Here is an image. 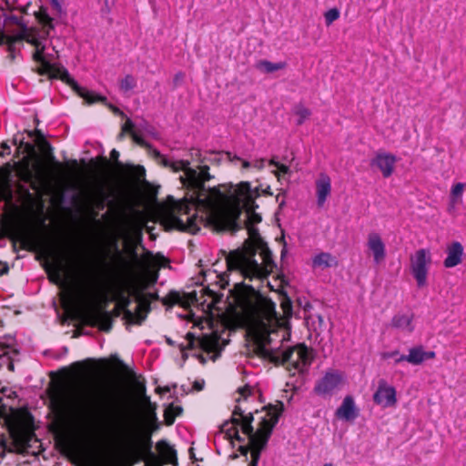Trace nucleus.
<instances>
[{"mask_svg": "<svg viewBox=\"0 0 466 466\" xmlns=\"http://www.w3.org/2000/svg\"><path fill=\"white\" fill-rule=\"evenodd\" d=\"M158 156L164 166L175 172H183L179 179L187 192L177 203V212L171 217L176 228L196 234L202 226L224 230L243 224L250 238H258L256 225L261 221V217L256 212L258 205L255 203L260 196L258 187L240 182L206 189L204 183L211 179L208 166L194 168L188 160Z\"/></svg>", "mask_w": 466, "mask_h": 466, "instance_id": "1", "label": "nucleus"}, {"mask_svg": "<svg viewBox=\"0 0 466 466\" xmlns=\"http://www.w3.org/2000/svg\"><path fill=\"white\" fill-rule=\"evenodd\" d=\"M245 325L248 335L273 361L286 365L295 375L308 370L312 355L304 344L285 346L290 339L288 319L279 318L275 303L260 299L246 309Z\"/></svg>", "mask_w": 466, "mask_h": 466, "instance_id": "2", "label": "nucleus"}, {"mask_svg": "<svg viewBox=\"0 0 466 466\" xmlns=\"http://www.w3.org/2000/svg\"><path fill=\"white\" fill-rule=\"evenodd\" d=\"M35 18L40 28L19 25L18 28L12 32L0 30V45H6L11 58H14L15 44L25 41L34 47L33 58L39 64L37 68L39 75H46L50 78H59L66 82L86 104L96 103V93L79 86L70 76L67 70L56 64L57 51L51 45L49 39L50 33L55 28L54 18L43 7L35 13Z\"/></svg>", "mask_w": 466, "mask_h": 466, "instance_id": "3", "label": "nucleus"}, {"mask_svg": "<svg viewBox=\"0 0 466 466\" xmlns=\"http://www.w3.org/2000/svg\"><path fill=\"white\" fill-rule=\"evenodd\" d=\"M254 389L247 385L239 388L235 400L237 402L232 417L229 421H225L220 427V434L229 440L234 445V441L239 442L238 451L244 456L248 452L251 454V461L248 466H257L260 452L266 446L274 426L277 424L279 416L269 413L261 417L259 427L254 432L251 422L253 411L249 409L248 403Z\"/></svg>", "mask_w": 466, "mask_h": 466, "instance_id": "4", "label": "nucleus"}, {"mask_svg": "<svg viewBox=\"0 0 466 466\" xmlns=\"http://www.w3.org/2000/svg\"><path fill=\"white\" fill-rule=\"evenodd\" d=\"M106 397L105 389L100 384L82 381L62 396L59 403L60 415L92 440H105L111 432L107 428L94 423L93 419L105 403Z\"/></svg>", "mask_w": 466, "mask_h": 466, "instance_id": "5", "label": "nucleus"}, {"mask_svg": "<svg viewBox=\"0 0 466 466\" xmlns=\"http://www.w3.org/2000/svg\"><path fill=\"white\" fill-rule=\"evenodd\" d=\"M109 298V287L94 274L85 272L81 289L73 293L66 290L61 295L66 310L82 309L85 320L93 327L107 331L111 327L108 314L103 309Z\"/></svg>", "mask_w": 466, "mask_h": 466, "instance_id": "6", "label": "nucleus"}, {"mask_svg": "<svg viewBox=\"0 0 466 466\" xmlns=\"http://www.w3.org/2000/svg\"><path fill=\"white\" fill-rule=\"evenodd\" d=\"M228 271L239 273L245 280L260 282L273 271L271 252L263 244L230 252L225 258Z\"/></svg>", "mask_w": 466, "mask_h": 466, "instance_id": "7", "label": "nucleus"}, {"mask_svg": "<svg viewBox=\"0 0 466 466\" xmlns=\"http://www.w3.org/2000/svg\"><path fill=\"white\" fill-rule=\"evenodd\" d=\"M187 339L190 347L198 345L203 350V353L194 354V356L204 364L207 360L206 355L215 361L220 355L221 350L228 343L215 330H211L209 334H201L195 336L193 333H187Z\"/></svg>", "mask_w": 466, "mask_h": 466, "instance_id": "8", "label": "nucleus"}, {"mask_svg": "<svg viewBox=\"0 0 466 466\" xmlns=\"http://www.w3.org/2000/svg\"><path fill=\"white\" fill-rule=\"evenodd\" d=\"M410 272L414 278L418 288H423L427 285L428 274L432 263L431 250L428 248H420L416 250L410 258Z\"/></svg>", "mask_w": 466, "mask_h": 466, "instance_id": "9", "label": "nucleus"}, {"mask_svg": "<svg viewBox=\"0 0 466 466\" xmlns=\"http://www.w3.org/2000/svg\"><path fill=\"white\" fill-rule=\"evenodd\" d=\"M343 384V374L340 371L330 370L316 382L314 392L322 398L330 397L339 390Z\"/></svg>", "mask_w": 466, "mask_h": 466, "instance_id": "10", "label": "nucleus"}, {"mask_svg": "<svg viewBox=\"0 0 466 466\" xmlns=\"http://www.w3.org/2000/svg\"><path fill=\"white\" fill-rule=\"evenodd\" d=\"M373 401L382 408L394 407L397 403L396 389L386 380H380L373 394Z\"/></svg>", "mask_w": 466, "mask_h": 466, "instance_id": "11", "label": "nucleus"}, {"mask_svg": "<svg viewBox=\"0 0 466 466\" xmlns=\"http://www.w3.org/2000/svg\"><path fill=\"white\" fill-rule=\"evenodd\" d=\"M366 247L375 264L379 265L385 260L387 255L386 245L380 233L370 232L367 236Z\"/></svg>", "mask_w": 466, "mask_h": 466, "instance_id": "12", "label": "nucleus"}, {"mask_svg": "<svg viewBox=\"0 0 466 466\" xmlns=\"http://www.w3.org/2000/svg\"><path fill=\"white\" fill-rule=\"evenodd\" d=\"M397 157L387 152H378L370 161V166L377 168L383 177H390L395 169Z\"/></svg>", "mask_w": 466, "mask_h": 466, "instance_id": "13", "label": "nucleus"}, {"mask_svg": "<svg viewBox=\"0 0 466 466\" xmlns=\"http://www.w3.org/2000/svg\"><path fill=\"white\" fill-rule=\"evenodd\" d=\"M435 356L434 351H426L422 346H415L409 349L407 355H400L395 360V364L407 361L411 365H420L426 360L434 359Z\"/></svg>", "mask_w": 466, "mask_h": 466, "instance_id": "14", "label": "nucleus"}, {"mask_svg": "<svg viewBox=\"0 0 466 466\" xmlns=\"http://www.w3.org/2000/svg\"><path fill=\"white\" fill-rule=\"evenodd\" d=\"M335 415L338 419L344 421H354L358 418L359 408L351 395H347L343 399L341 404L337 409Z\"/></svg>", "mask_w": 466, "mask_h": 466, "instance_id": "15", "label": "nucleus"}, {"mask_svg": "<svg viewBox=\"0 0 466 466\" xmlns=\"http://www.w3.org/2000/svg\"><path fill=\"white\" fill-rule=\"evenodd\" d=\"M317 205L322 208L331 193V179L326 173H320L316 179Z\"/></svg>", "mask_w": 466, "mask_h": 466, "instance_id": "16", "label": "nucleus"}, {"mask_svg": "<svg viewBox=\"0 0 466 466\" xmlns=\"http://www.w3.org/2000/svg\"><path fill=\"white\" fill-rule=\"evenodd\" d=\"M15 339L12 337L0 338V366L6 365L10 370H14L12 356L15 355Z\"/></svg>", "mask_w": 466, "mask_h": 466, "instance_id": "17", "label": "nucleus"}, {"mask_svg": "<svg viewBox=\"0 0 466 466\" xmlns=\"http://www.w3.org/2000/svg\"><path fill=\"white\" fill-rule=\"evenodd\" d=\"M466 185L461 182L455 183L451 186L450 196H449V203L447 207V211L451 215H457L458 207L462 204V198Z\"/></svg>", "mask_w": 466, "mask_h": 466, "instance_id": "18", "label": "nucleus"}, {"mask_svg": "<svg viewBox=\"0 0 466 466\" xmlns=\"http://www.w3.org/2000/svg\"><path fill=\"white\" fill-rule=\"evenodd\" d=\"M137 299L138 301L136 305L135 311H126V318L130 324L140 325L147 318V314L150 309L148 301L142 299L140 295Z\"/></svg>", "mask_w": 466, "mask_h": 466, "instance_id": "19", "label": "nucleus"}, {"mask_svg": "<svg viewBox=\"0 0 466 466\" xmlns=\"http://www.w3.org/2000/svg\"><path fill=\"white\" fill-rule=\"evenodd\" d=\"M463 247L458 242H452L447 248V257L444 259V267L451 268L456 267L462 261Z\"/></svg>", "mask_w": 466, "mask_h": 466, "instance_id": "20", "label": "nucleus"}, {"mask_svg": "<svg viewBox=\"0 0 466 466\" xmlns=\"http://www.w3.org/2000/svg\"><path fill=\"white\" fill-rule=\"evenodd\" d=\"M391 326L406 333L414 330L412 314H397L391 319Z\"/></svg>", "mask_w": 466, "mask_h": 466, "instance_id": "21", "label": "nucleus"}, {"mask_svg": "<svg viewBox=\"0 0 466 466\" xmlns=\"http://www.w3.org/2000/svg\"><path fill=\"white\" fill-rule=\"evenodd\" d=\"M337 264V258L328 252H320L312 258V268H314L324 269L335 267Z\"/></svg>", "mask_w": 466, "mask_h": 466, "instance_id": "22", "label": "nucleus"}, {"mask_svg": "<svg viewBox=\"0 0 466 466\" xmlns=\"http://www.w3.org/2000/svg\"><path fill=\"white\" fill-rule=\"evenodd\" d=\"M151 263H152V268H148V270L147 272V281L150 284L157 282V278H158V273H157L158 268L166 267L167 265L168 261L164 257H160V258H154L153 260L151 261Z\"/></svg>", "mask_w": 466, "mask_h": 466, "instance_id": "23", "label": "nucleus"}, {"mask_svg": "<svg viewBox=\"0 0 466 466\" xmlns=\"http://www.w3.org/2000/svg\"><path fill=\"white\" fill-rule=\"evenodd\" d=\"M157 448L164 463L177 464L176 451L172 447L161 441L157 444Z\"/></svg>", "mask_w": 466, "mask_h": 466, "instance_id": "24", "label": "nucleus"}, {"mask_svg": "<svg viewBox=\"0 0 466 466\" xmlns=\"http://www.w3.org/2000/svg\"><path fill=\"white\" fill-rule=\"evenodd\" d=\"M285 66V62L272 63L268 60H260L256 65L257 69L264 73H272L283 69Z\"/></svg>", "mask_w": 466, "mask_h": 466, "instance_id": "25", "label": "nucleus"}, {"mask_svg": "<svg viewBox=\"0 0 466 466\" xmlns=\"http://www.w3.org/2000/svg\"><path fill=\"white\" fill-rule=\"evenodd\" d=\"M118 433L119 437L127 446L130 455L134 456L137 449V443L134 435L127 431H121Z\"/></svg>", "mask_w": 466, "mask_h": 466, "instance_id": "26", "label": "nucleus"}, {"mask_svg": "<svg viewBox=\"0 0 466 466\" xmlns=\"http://www.w3.org/2000/svg\"><path fill=\"white\" fill-rule=\"evenodd\" d=\"M187 319L192 322L194 327H198L200 329H204L205 328H208L210 330L212 329V320L206 317L196 316L194 313L189 312L187 314Z\"/></svg>", "mask_w": 466, "mask_h": 466, "instance_id": "27", "label": "nucleus"}, {"mask_svg": "<svg viewBox=\"0 0 466 466\" xmlns=\"http://www.w3.org/2000/svg\"><path fill=\"white\" fill-rule=\"evenodd\" d=\"M292 113L298 117L296 122L298 126L302 125L311 115L310 110L302 104L296 105L292 109Z\"/></svg>", "mask_w": 466, "mask_h": 466, "instance_id": "28", "label": "nucleus"}, {"mask_svg": "<svg viewBox=\"0 0 466 466\" xmlns=\"http://www.w3.org/2000/svg\"><path fill=\"white\" fill-rule=\"evenodd\" d=\"M182 408L178 405L169 404L165 410V420L167 425L173 424L177 416L180 415Z\"/></svg>", "mask_w": 466, "mask_h": 466, "instance_id": "29", "label": "nucleus"}, {"mask_svg": "<svg viewBox=\"0 0 466 466\" xmlns=\"http://www.w3.org/2000/svg\"><path fill=\"white\" fill-rule=\"evenodd\" d=\"M136 79L132 76H126L120 82V89L124 93L131 91L136 86Z\"/></svg>", "mask_w": 466, "mask_h": 466, "instance_id": "30", "label": "nucleus"}, {"mask_svg": "<svg viewBox=\"0 0 466 466\" xmlns=\"http://www.w3.org/2000/svg\"><path fill=\"white\" fill-rule=\"evenodd\" d=\"M324 17L326 25H330L339 17V11L337 8L329 9L324 14Z\"/></svg>", "mask_w": 466, "mask_h": 466, "instance_id": "31", "label": "nucleus"}, {"mask_svg": "<svg viewBox=\"0 0 466 466\" xmlns=\"http://www.w3.org/2000/svg\"><path fill=\"white\" fill-rule=\"evenodd\" d=\"M269 165L274 166L278 168L277 171H274L275 176L278 177H279L280 173L289 174L290 172V169L288 166L281 164V163L276 161L275 159H270Z\"/></svg>", "mask_w": 466, "mask_h": 466, "instance_id": "32", "label": "nucleus"}, {"mask_svg": "<svg viewBox=\"0 0 466 466\" xmlns=\"http://www.w3.org/2000/svg\"><path fill=\"white\" fill-rule=\"evenodd\" d=\"M214 272L217 273V278L218 279L217 281L218 284L220 286V288L225 289L228 284V275L227 272L218 273L217 269H215Z\"/></svg>", "mask_w": 466, "mask_h": 466, "instance_id": "33", "label": "nucleus"}, {"mask_svg": "<svg viewBox=\"0 0 466 466\" xmlns=\"http://www.w3.org/2000/svg\"><path fill=\"white\" fill-rule=\"evenodd\" d=\"M122 129H123L124 132L131 133L133 137H134V139L138 141L137 137V135L134 132V124H133V122L130 119H127V121L125 122Z\"/></svg>", "mask_w": 466, "mask_h": 466, "instance_id": "34", "label": "nucleus"}, {"mask_svg": "<svg viewBox=\"0 0 466 466\" xmlns=\"http://www.w3.org/2000/svg\"><path fill=\"white\" fill-rule=\"evenodd\" d=\"M163 463L164 462H162L158 458H156L153 455L146 461V466H162Z\"/></svg>", "mask_w": 466, "mask_h": 466, "instance_id": "35", "label": "nucleus"}, {"mask_svg": "<svg viewBox=\"0 0 466 466\" xmlns=\"http://www.w3.org/2000/svg\"><path fill=\"white\" fill-rule=\"evenodd\" d=\"M400 352L399 350H392V351H387V352H384L382 353V359L384 360H387V359H394V360L400 356Z\"/></svg>", "mask_w": 466, "mask_h": 466, "instance_id": "36", "label": "nucleus"}, {"mask_svg": "<svg viewBox=\"0 0 466 466\" xmlns=\"http://www.w3.org/2000/svg\"><path fill=\"white\" fill-rule=\"evenodd\" d=\"M265 166V160L263 158L256 159L252 162L251 167H254L256 169H262Z\"/></svg>", "mask_w": 466, "mask_h": 466, "instance_id": "37", "label": "nucleus"}, {"mask_svg": "<svg viewBox=\"0 0 466 466\" xmlns=\"http://www.w3.org/2000/svg\"><path fill=\"white\" fill-rule=\"evenodd\" d=\"M171 390V388L168 387V386H166V387H157L156 389V391L157 393L158 394H164V393H167V392H169Z\"/></svg>", "mask_w": 466, "mask_h": 466, "instance_id": "38", "label": "nucleus"}, {"mask_svg": "<svg viewBox=\"0 0 466 466\" xmlns=\"http://www.w3.org/2000/svg\"><path fill=\"white\" fill-rule=\"evenodd\" d=\"M145 391H146V389H145L144 386H142L141 389H140V394H141L142 400L145 403H148L149 402V398L146 395Z\"/></svg>", "mask_w": 466, "mask_h": 466, "instance_id": "39", "label": "nucleus"}, {"mask_svg": "<svg viewBox=\"0 0 466 466\" xmlns=\"http://www.w3.org/2000/svg\"><path fill=\"white\" fill-rule=\"evenodd\" d=\"M51 4L56 8V10L57 12L60 13L62 11V5H61L59 0H51Z\"/></svg>", "mask_w": 466, "mask_h": 466, "instance_id": "40", "label": "nucleus"}, {"mask_svg": "<svg viewBox=\"0 0 466 466\" xmlns=\"http://www.w3.org/2000/svg\"><path fill=\"white\" fill-rule=\"evenodd\" d=\"M203 386H204V381H195L194 382V385H193V388L196 390H201L203 389Z\"/></svg>", "mask_w": 466, "mask_h": 466, "instance_id": "41", "label": "nucleus"}, {"mask_svg": "<svg viewBox=\"0 0 466 466\" xmlns=\"http://www.w3.org/2000/svg\"><path fill=\"white\" fill-rule=\"evenodd\" d=\"M5 443L2 438H0V457L5 454Z\"/></svg>", "mask_w": 466, "mask_h": 466, "instance_id": "42", "label": "nucleus"}, {"mask_svg": "<svg viewBox=\"0 0 466 466\" xmlns=\"http://www.w3.org/2000/svg\"><path fill=\"white\" fill-rule=\"evenodd\" d=\"M127 235V229L126 228H122L117 231V238Z\"/></svg>", "mask_w": 466, "mask_h": 466, "instance_id": "43", "label": "nucleus"}, {"mask_svg": "<svg viewBox=\"0 0 466 466\" xmlns=\"http://www.w3.org/2000/svg\"><path fill=\"white\" fill-rule=\"evenodd\" d=\"M110 157L112 159L116 160L119 157L118 151H116V149H113L110 153Z\"/></svg>", "mask_w": 466, "mask_h": 466, "instance_id": "44", "label": "nucleus"}, {"mask_svg": "<svg viewBox=\"0 0 466 466\" xmlns=\"http://www.w3.org/2000/svg\"><path fill=\"white\" fill-rule=\"evenodd\" d=\"M52 279L56 282V283H58V282H61L62 279H61V276H60V273L59 272H56L55 276H52L51 277Z\"/></svg>", "mask_w": 466, "mask_h": 466, "instance_id": "45", "label": "nucleus"}, {"mask_svg": "<svg viewBox=\"0 0 466 466\" xmlns=\"http://www.w3.org/2000/svg\"><path fill=\"white\" fill-rule=\"evenodd\" d=\"M242 162V167L243 168H248L251 167L252 162L247 161V160H241Z\"/></svg>", "mask_w": 466, "mask_h": 466, "instance_id": "46", "label": "nucleus"}, {"mask_svg": "<svg viewBox=\"0 0 466 466\" xmlns=\"http://www.w3.org/2000/svg\"><path fill=\"white\" fill-rule=\"evenodd\" d=\"M284 314L285 316H288V315H290L291 314V309L289 306H285L284 305Z\"/></svg>", "mask_w": 466, "mask_h": 466, "instance_id": "47", "label": "nucleus"}, {"mask_svg": "<svg viewBox=\"0 0 466 466\" xmlns=\"http://www.w3.org/2000/svg\"><path fill=\"white\" fill-rule=\"evenodd\" d=\"M246 286H247V287H248V288H249L253 292H255L256 290H258V288H259V286H258H258H251V285L249 286V285L246 284Z\"/></svg>", "mask_w": 466, "mask_h": 466, "instance_id": "48", "label": "nucleus"}, {"mask_svg": "<svg viewBox=\"0 0 466 466\" xmlns=\"http://www.w3.org/2000/svg\"><path fill=\"white\" fill-rule=\"evenodd\" d=\"M109 106H110V108H111L115 113H119V109H118V108H116V107H115V106H113L112 105H110Z\"/></svg>", "mask_w": 466, "mask_h": 466, "instance_id": "49", "label": "nucleus"}, {"mask_svg": "<svg viewBox=\"0 0 466 466\" xmlns=\"http://www.w3.org/2000/svg\"><path fill=\"white\" fill-rule=\"evenodd\" d=\"M268 190H269V187H267V188H266V189H264V190H262V192H263L264 194H270Z\"/></svg>", "mask_w": 466, "mask_h": 466, "instance_id": "50", "label": "nucleus"}, {"mask_svg": "<svg viewBox=\"0 0 466 466\" xmlns=\"http://www.w3.org/2000/svg\"><path fill=\"white\" fill-rule=\"evenodd\" d=\"M323 466H333L331 463H325Z\"/></svg>", "mask_w": 466, "mask_h": 466, "instance_id": "51", "label": "nucleus"}]
</instances>
